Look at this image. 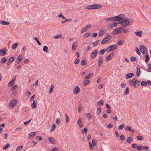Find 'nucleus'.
Segmentation results:
<instances>
[{
    "mask_svg": "<svg viewBox=\"0 0 151 151\" xmlns=\"http://www.w3.org/2000/svg\"><path fill=\"white\" fill-rule=\"evenodd\" d=\"M119 15L121 16H119L118 22L119 23L122 24L123 27H126L129 24H132V20L131 19H128L127 18H124V15L123 14H122Z\"/></svg>",
    "mask_w": 151,
    "mask_h": 151,
    "instance_id": "nucleus-1",
    "label": "nucleus"
},
{
    "mask_svg": "<svg viewBox=\"0 0 151 151\" xmlns=\"http://www.w3.org/2000/svg\"><path fill=\"white\" fill-rule=\"evenodd\" d=\"M129 83L132 86H134L135 87H137L140 84V82L138 80H136L135 78L131 80Z\"/></svg>",
    "mask_w": 151,
    "mask_h": 151,
    "instance_id": "nucleus-2",
    "label": "nucleus"
},
{
    "mask_svg": "<svg viewBox=\"0 0 151 151\" xmlns=\"http://www.w3.org/2000/svg\"><path fill=\"white\" fill-rule=\"evenodd\" d=\"M121 16V15H118L115 17H111V18H107L106 19L107 21H109L116 20L118 22L119 18V16Z\"/></svg>",
    "mask_w": 151,
    "mask_h": 151,
    "instance_id": "nucleus-3",
    "label": "nucleus"
},
{
    "mask_svg": "<svg viewBox=\"0 0 151 151\" xmlns=\"http://www.w3.org/2000/svg\"><path fill=\"white\" fill-rule=\"evenodd\" d=\"M117 45L116 44L113 45L109 47H108L107 49L109 51H113L116 48Z\"/></svg>",
    "mask_w": 151,
    "mask_h": 151,
    "instance_id": "nucleus-4",
    "label": "nucleus"
},
{
    "mask_svg": "<svg viewBox=\"0 0 151 151\" xmlns=\"http://www.w3.org/2000/svg\"><path fill=\"white\" fill-rule=\"evenodd\" d=\"M101 6L96 4L90 5V9H99L101 8Z\"/></svg>",
    "mask_w": 151,
    "mask_h": 151,
    "instance_id": "nucleus-5",
    "label": "nucleus"
},
{
    "mask_svg": "<svg viewBox=\"0 0 151 151\" xmlns=\"http://www.w3.org/2000/svg\"><path fill=\"white\" fill-rule=\"evenodd\" d=\"M111 37L110 36H106L102 40L101 43L102 44H104L106 43L111 39Z\"/></svg>",
    "mask_w": 151,
    "mask_h": 151,
    "instance_id": "nucleus-6",
    "label": "nucleus"
},
{
    "mask_svg": "<svg viewBox=\"0 0 151 151\" xmlns=\"http://www.w3.org/2000/svg\"><path fill=\"white\" fill-rule=\"evenodd\" d=\"M103 62V58L102 56H101L99 57L98 60V65L100 67L101 66Z\"/></svg>",
    "mask_w": 151,
    "mask_h": 151,
    "instance_id": "nucleus-7",
    "label": "nucleus"
},
{
    "mask_svg": "<svg viewBox=\"0 0 151 151\" xmlns=\"http://www.w3.org/2000/svg\"><path fill=\"white\" fill-rule=\"evenodd\" d=\"M98 50H95L93 51L91 53V58H93L95 57L97 55Z\"/></svg>",
    "mask_w": 151,
    "mask_h": 151,
    "instance_id": "nucleus-8",
    "label": "nucleus"
},
{
    "mask_svg": "<svg viewBox=\"0 0 151 151\" xmlns=\"http://www.w3.org/2000/svg\"><path fill=\"white\" fill-rule=\"evenodd\" d=\"M80 91L79 87L78 86H76L75 89H74V93L76 95L78 94Z\"/></svg>",
    "mask_w": 151,
    "mask_h": 151,
    "instance_id": "nucleus-9",
    "label": "nucleus"
},
{
    "mask_svg": "<svg viewBox=\"0 0 151 151\" xmlns=\"http://www.w3.org/2000/svg\"><path fill=\"white\" fill-rule=\"evenodd\" d=\"M17 102V101L16 100H13L10 102L9 104V105L12 106V108H13L16 105Z\"/></svg>",
    "mask_w": 151,
    "mask_h": 151,
    "instance_id": "nucleus-10",
    "label": "nucleus"
},
{
    "mask_svg": "<svg viewBox=\"0 0 151 151\" xmlns=\"http://www.w3.org/2000/svg\"><path fill=\"white\" fill-rule=\"evenodd\" d=\"M139 47L140 48V50H143V52H142V51L141 52L143 54H145L147 53V50H146V48L145 47V46L142 45H140L139 46Z\"/></svg>",
    "mask_w": 151,
    "mask_h": 151,
    "instance_id": "nucleus-11",
    "label": "nucleus"
},
{
    "mask_svg": "<svg viewBox=\"0 0 151 151\" xmlns=\"http://www.w3.org/2000/svg\"><path fill=\"white\" fill-rule=\"evenodd\" d=\"M16 80V77L15 76L13 78L12 80L8 83V86H11L15 83V81Z\"/></svg>",
    "mask_w": 151,
    "mask_h": 151,
    "instance_id": "nucleus-12",
    "label": "nucleus"
},
{
    "mask_svg": "<svg viewBox=\"0 0 151 151\" xmlns=\"http://www.w3.org/2000/svg\"><path fill=\"white\" fill-rule=\"evenodd\" d=\"M92 27L91 25H88L85 26V27L81 30V33H82L86 31L87 29Z\"/></svg>",
    "mask_w": 151,
    "mask_h": 151,
    "instance_id": "nucleus-13",
    "label": "nucleus"
},
{
    "mask_svg": "<svg viewBox=\"0 0 151 151\" xmlns=\"http://www.w3.org/2000/svg\"><path fill=\"white\" fill-rule=\"evenodd\" d=\"M78 43L77 42H76L73 43V44L72 46V49L73 50H76L77 49L78 47Z\"/></svg>",
    "mask_w": 151,
    "mask_h": 151,
    "instance_id": "nucleus-14",
    "label": "nucleus"
},
{
    "mask_svg": "<svg viewBox=\"0 0 151 151\" xmlns=\"http://www.w3.org/2000/svg\"><path fill=\"white\" fill-rule=\"evenodd\" d=\"M114 56L113 53V52L111 53L108 56H107L106 59V60L108 61L111 60L113 57Z\"/></svg>",
    "mask_w": 151,
    "mask_h": 151,
    "instance_id": "nucleus-15",
    "label": "nucleus"
},
{
    "mask_svg": "<svg viewBox=\"0 0 151 151\" xmlns=\"http://www.w3.org/2000/svg\"><path fill=\"white\" fill-rule=\"evenodd\" d=\"M14 59V57H11L10 59L7 61L6 64L7 65H9V63H12Z\"/></svg>",
    "mask_w": 151,
    "mask_h": 151,
    "instance_id": "nucleus-16",
    "label": "nucleus"
},
{
    "mask_svg": "<svg viewBox=\"0 0 151 151\" xmlns=\"http://www.w3.org/2000/svg\"><path fill=\"white\" fill-rule=\"evenodd\" d=\"M6 53V49L5 48H4L3 50H0V55L1 56H4L5 55Z\"/></svg>",
    "mask_w": 151,
    "mask_h": 151,
    "instance_id": "nucleus-17",
    "label": "nucleus"
},
{
    "mask_svg": "<svg viewBox=\"0 0 151 151\" xmlns=\"http://www.w3.org/2000/svg\"><path fill=\"white\" fill-rule=\"evenodd\" d=\"M118 23L116 22H112L109 25H108V27L109 28H111L114 27L116 26Z\"/></svg>",
    "mask_w": 151,
    "mask_h": 151,
    "instance_id": "nucleus-18",
    "label": "nucleus"
},
{
    "mask_svg": "<svg viewBox=\"0 0 151 151\" xmlns=\"http://www.w3.org/2000/svg\"><path fill=\"white\" fill-rule=\"evenodd\" d=\"M37 102V101L36 100H34L32 105V108L35 109L36 107Z\"/></svg>",
    "mask_w": 151,
    "mask_h": 151,
    "instance_id": "nucleus-19",
    "label": "nucleus"
},
{
    "mask_svg": "<svg viewBox=\"0 0 151 151\" xmlns=\"http://www.w3.org/2000/svg\"><path fill=\"white\" fill-rule=\"evenodd\" d=\"M134 75V74L132 73H129L127 74L126 76V78L128 79L132 77Z\"/></svg>",
    "mask_w": 151,
    "mask_h": 151,
    "instance_id": "nucleus-20",
    "label": "nucleus"
},
{
    "mask_svg": "<svg viewBox=\"0 0 151 151\" xmlns=\"http://www.w3.org/2000/svg\"><path fill=\"white\" fill-rule=\"evenodd\" d=\"M125 130L127 131H129L132 133H134V130L132 129L131 127H130L127 126L125 128Z\"/></svg>",
    "mask_w": 151,
    "mask_h": 151,
    "instance_id": "nucleus-21",
    "label": "nucleus"
},
{
    "mask_svg": "<svg viewBox=\"0 0 151 151\" xmlns=\"http://www.w3.org/2000/svg\"><path fill=\"white\" fill-rule=\"evenodd\" d=\"M0 24L2 25H9L10 23L9 22H8L4 21H0Z\"/></svg>",
    "mask_w": 151,
    "mask_h": 151,
    "instance_id": "nucleus-22",
    "label": "nucleus"
},
{
    "mask_svg": "<svg viewBox=\"0 0 151 151\" xmlns=\"http://www.w3.org/2000/svg\"><path fill=\"white\" fill-rule=\"evenodd\" d=\"M49 141L51 143L53 144L56 143V142L54 139L52 137H50L48 139Z\"/></svg>",
    "mask_w": 151,
    "mask_h": 151,
    "instance_id": "nucleus-23",
    "label": "nucleus"
},
{
    "mask_svg": "<svg viewBox=\"0 0 151 151\" xmlns=\"http://www.w3.org/2000/svg\"><path fill=\"white\" fill-rule=\"evenodd\" d=\"M90 83V81L89 80L85 79L83 82V85L84 86H86L89 84Z\"/></svg>",
    "mask_w": 151,
    "mask_h": 151,
    "instance_id": "nucleus-24",
    "label": "nucleus"
},
{
    "mask_svg": "<svg viewBox=\"0 0 151 151\" xmlns=\"http://www.w3.org/2000/svg\"><path fill=\"white\" fill-rule=\"evenodd\" d=\"M142 31H140L139 32H135L134 33L137 36L141 37L142 36Z\"/></svg>",
    "mask_w": 151,
    "mask_h": 151,
    "instance_id": "nucleus-25",
    "label": "nucleus"
},
{
    "mask_svg": "<svg viewBox=\"0 0 151 151\" xmlns=\"http://www.w3.org/2000/svg\"><path fill=\"white\" fill-rule=\"evenodd\" d=\"M106 51L105 49H102L99 51V54L100 55H103L104 53Z\"/></svg>",
    "mask_w": 151,
    "mask_h": 151,
    "instance_id": "nucleus-26",
    "label": "nucleus"
},
{
    "mask_svg": "<svg viewBox=\"0 0 151 151\" xmlns=\"http://www.w3.org/2000/svg\"><path fill=\"white\" fill-rule=\"evenodd\" d=\"M93 75V73H90L88 74L85 78V79H89L90 78L92 77Z\"/></svg>",
    "mask_w": 151,
    "mask_h": 151,
    "instance_id": "nucleus-27",
    "label": "nucleus"
},
{
    "mask_svg": "<svg viewBox=\"0 0 151 151\" xmlns=\"http://www.w3.org/2000/svg\"><path fill=\"white\" fill-rule=\"evenodd\" d=\"M36 134V132H30L29 134L28 137L29 138L32 137L35 135Z\"/></svg>",
    "mask_w": 151,
    "mask_h": 151,
    "instance_id": "nucleus-28",
    "label": "nucleus"
},
{
    "mask_svg": "<svg viewBox=\"0 0 151 151\" xmlns=\"http://www.w3.org/2000/svg\"><path fill=\"white\" fill-rule=\"evenodd\" d=\"M133 140V139L132 137H129L127 139V142L128 143H129L132 142Z\"/></svg>",
    "mask_w": 151,
    "mask_h": 151,
    "instance_id": "nucleus-29",
    "label": "nucleus"
},
{
    "mask_svg": "<svg viewBox=\"0 0 151 151\" xmlns=\"http://www.w3.org/2000/svg\"><path fill=\"white\" fill-rule=\"evenodd\" d=\"M22 56V55H19L17 58V63H19L21 61V60H22V58H20V57H21Z\"/></svg>",
    "mask_w": 151,
    "mask_h": 151,
    "instance_id": "nucleus-30",
    "label": "nucleus"
},
{
    "mask_svg": "<svg viewBox=\"0 0 151 151\" xmlns=\"http://www.w3.org/2000/svg\"><path fill=\"white\" fill-rule=\"evenodd\" d=\"M23 147V145H22L19 147H18L16 148L17 151H21V150L22 149Z\"/></svg>",
    "mask_w": 151,
    "mask_h": 151,
    "instance_id": "nucleus-31",
    "label": "nucleus"
},
{
    "mask_svg": "<svg viewBox=\"0 0 151 151\" xmlns=\"http://www.w3.org/2000/svg\"><path fill=\"white\" fill-rule=\"evenodd\" d=\"M54 86L53 85H51L49 90V93H51L53 91V89Z\"/></svg>",
    "mask_w": 151,
    "mask_h": 151,
    "instance_id": "nucleus-32",
    "label": "nucleus"
},
{
    "mask_svg": "<svg viewBox=\"0 0 151 151\" xmlns=\"http://www.w3.org/2000/svg\"><path fill=\"white\" fill-rule=\"evenodd\" d=\"M56 127L55 124H53L52 125V127L50 129L51 132H52L55 129Z\"/></svg>",
    "mask_w": 151,
    "mask_h": 151,
    "instance_id": "nucleus-33",
    "label": "nucleus"
},
{
    "mask_svg": "<svg viewBox=\"0 0 151 151\" xmlns=\"http://www.w3.org/2000/svg\"><path fill=\"white\" fill-rule=\"evenodd\" d=\"M100 41L99 40H97L93 42V46H95L98 45L100 42Z\"/></svg>",
    "mask_w": 151,
    "mask_h": 151,
    "instance_id": "nucleus-34",
    "label": "nucleus"
},
{
    "mask_svg": "<svg viewBox=\"0 0 151 151\" xmlns=\"http://www.w3.org/2000/svg\"><path fill=\"white\" fill-rule=\"evenodd\" d=\"M6 61V58L4 57L2 58L1 60V64H4L5 63Z\"/></svg>",
    "mask_w": 151,
    "mask_h": 151,
    "instance_id": "nucleus-35",
    "label": "nucleus"
},
{
    "mask_svg": "<svg viewBox=\"0 0 151 151\" xmlns=\"http://www.w3.org/2000/svg\"><path fill=\"white\" fill-rule=\"evenodd\" d=\"M137 139L138 140L142 141L143 140V138L142 136H141L138 135L137 137Z\"/></svg>",
    "mask_w": 151,
    "mask_h": 151,
    "instance_id": "nucleus-36",
    "label": "nucleus"
},
{
    "mask_svg": "<svg viewBox=\"0 0 151 151\" xmlns=\"http://www.w3.org/2000/svg\"><path fill=\"white\" fill-rule=\"evenodd\" d=\"M87 131V129L86 128L83 129L82 130V133L83 134H85Z\"/></svg>",
    "mask_w": 151,
    "mask_h": 151,
    "instance_id": "nucleus-37",
    "label": "nucleus"
},
{
    "mask_svg": "<svg viewBox=\"0 0 151 151\" xmlns=\"http://www.w3.org/2000/svg\"><path fill=\"white\" fill-rule=\"evenodd\" d=\"M34 39L35 40L36 42L38 43V44L40 45H41V43L40 42H39V40H38V38L37 37H35L34 38Z\"/></svg>",
    "mask_w": 151,
    "mask_h": 151,
    "instance_id": "nucleus-38",
    "label": "nucleus"
},
{
    "mask_svg": "<svg viewBox=\"0 0 151 151\" xmlns=\"http://www.w3.org/2000/svg\"><path fill=\"white\" fill-rule=\"evenodd\" d=\"M145 62H147L149 61V59H150V57L148 55H145Z\"/></svg>",
    "mask_w": 151,
    "mask_h": 151,
    "instance_id": "nucleus-39",
    "label": "nucleus"
},
{
    "mask_svg": "<svg viewBox=\"0 0 151 151\" xmlns=\"http://www.w3.org/2000/svg\"><path fill=\"white\" fill-rule=\"evenodd\" d=\"M137 59V58L135 57L132 56L130 58V60L132 62L135 61Z\"/></svg>",
    "mask_w": 151,
    "mask_h": 151,
    "instance_id": "nucleus-40",
    "label": "nucleus"
},
{
    "mask_svg": "<svg viewBox=\"0 0 151 151\" xmlns=\"http://www.w3.org/2000/svg\"><path fill=\"white\" fill-rule=\"evenodd\" d=\"M65 120L66 123H67L69 120V117L68 114H65Z\"/></svg>",
    "mask_w": 151,
    "mask_h": 151,
    "instance_id": "nucleus-41",
    "label": "nucleus"
},
{
    "mask_svg": "<svg viewBox=\"0 0 151 151\" xmlns=\"http://www.w3.org/2000/svg\"><path fill=\"white\" fill-rule=\"evenodd\" d=\"M48 47L47 46H44L43 48V51L47 52L48 51Z\"/></svg>",
    "mask_w": 151,
    "mask_h": 151,
    "instance_id": "nucleus-42",
    "label": "nucleus"
},
{
    "mask_svg": "<svg viewBox=\"0 0 151 151\" xmlns=\"http://www.w3.org/2000/svg\"><path fill=\"white\" fill-rule=\"evenodd\" d=\"M10 146V145L9 144H7L4 147H3V149L4 150L7 149Z\"/></svg>",
    "mask_w": 151,
    "mask_h": 151,
    "instance_id": "nucleus-43",
    "label": "nucleus"
},
{
    "mask_svg": "<svg viewBox=\"0 0 151 151\" xmlns=\"http://www.w3.org/2000/svg\"><path fill=\"white\" fill-rule=\"evenodd\" d=\"M18 45V44L17 43H15L12 46V48L14 49H16V47H17Z\"/></svg>",
    "mask_w": 151,
    "mask_h": 151,
    "instance_id": "nucleus-44",
    "label": "nucleus"
},
{
    "mask_svg": "<svg viewBox=\"0 0 151 151\" xmlns=\"http://www.w3.org/2000/svg\"><path fill=\"white\" fill-rule=\"evenodd\" d=\"M123 28L122 27H119L118 28L116 29L117 31L116 32H117V34L121 32V31L120 30L122 29H123Z\"/></svg>",
    "mask_w": 151,
    "mask_h": 151,
    "instance_id": "nucleus-45",
    "label": "nucleus"
},
{
    "mask_svg": "<svg viewBox=\"0 0 151 151\" xmlns=\"http://www.w3.org/2000/svg\"><path fill=\"white\" fill-rule=\"evenodd\" d=\"M124 127V124H122L119 126L118 127V129L119 130L122 129Z\"/></svg>",
    "mask_w": 151,
    "mask_h": 151,
    "instance_id": "nucleus-46",
    "label": "nucleus"
},
{
    "mask_svg": "<svg viewBox=\"0 0 151 151\" xmlns=\"http://www.w3.org/2000/svg\"><path fill=\"white\" fill-rule=\"evenodd\" d=\"M141 85L142 86H146L147 85V82L145 81H142L141 83Z\"/></svg>",
    "mask_w": 151,
    "mask_h": 151,
    "instance_id": "nucleus-47",
    "label": "nucleus"
},
{
    "mask_svg": "<svg viewBox=\"0 0 151 151\" xmlns=\"http://www.w3.org/2000/svg\"><path fill=\"white\" fill-rule=\"evenodd\" d=\"M123 41L122 40H120V41H118L117 42V44L119 45H121L123 44Z\"/></svg>",
    "mask_w": 151,
    "mask_h": 151,
    "instance_id": "nucleus-48",
    "label": "nucleus"
},
{
    "mask_svg": "<svg viewBox=\"0 0 151 151\" xmlns=\"http://www.w3.org/2000/svg\"><path fill=\"white\" fill-rule=\"evenodd\" d=\"M129 93V88L127 87L126 88V91L124 93V95H125V94L127 95Z\"/></svg>",
    "mask_w": 151,
    "mask_h": 151,
    "instance_id": "nucleus-49",
    "label": "nucleus"
},
{
    "mask_svg": "<svg viewBox=\"0 0 151 151\" xmlns=\"http://www.w3.org/2000/svg\"><path fill=\"white\" fill-rule=\"evenodd\" d=\"M135 51L139 55H140L141 54V53L139 51V49L137 47H136V49H135Z\"/></svg>",
    "mask_w": 151,
    "mask_h": 151,
    "instance_id": "nucleus-50",
    "label": "nucleus"
},
{
    "mask_svg": "<svg viewBox=\"0 0 151 151\" xmlns=\"http://www.w3.org/2000/svg\"><path fill=\"white\" fill-rule=\"evenodd\" d=\"M86 115L87 116V117L89 119H91V116L89 113H86Z\"/></svg>",
    "mask_w": 151,
    "mask_h": 151,
    "instance_id": "nucleus-51",
    "label": "nucleus"
},
{
    "mask_svg": "<svg viewBox=\"0 0 151 151\" xmlns=\"http://www.w3.org/2000/svg\"><path fill=\"white\" fill-rule=\"evenodd\" d=\"M97 111H99V112L98 113V114L99 115L101 113V109L100 107H99L97 109Z\"/></svg>",
    "mask_w": 151,
    "mask_h": 151,
    "instance_id": "nucleus-52",
    "label": "nucleus"
},
{
    "mask_svg": "<svg viewBox=\"0 0 151 151\" xmlns=\"http://www.w3.org/2000/svg\"><path fill=\"white\" fill-rule=\"evenodd\" d=\"M61 36V35H58L56 36H55L54 38L55 39H58L60 38Z\"/></svg>",
    "mask_w": 151,
    "mask_h": 151,
    "instance_id": "nucleus-53",
    "label": "nucleus"
},
{
    "mask_svg": "<svg viewBox=\"0 0 151 151\" xmlns=\"http://www.w3.org/2000/svg\"><path fill=\"white\" fill-rule=\"evenodd\" d=\"M82 110V106H81V104L79 106L78 109V111L79 112H81V111Z\"/></svg>",
    "mask_w": 151,
    "mask_h": 151,
    "instance_id": "nucleus-54",
    "label": "nucleus"
},
{
    "mask_svg": "<svg viewBox=\"0 0 151 151\" xmlns=\"http://www.w3.org/2000/svg\"><path fill=\"white\" fill-rule=\"evenodd\" d=\"M120 138L121 140L123 141L125 139V137L123 135H121L120 136Z\"/></svg>",
    "mask_w": 151,
    "mask_h": 151,
    "instance_id": "nucleus-55",
    "label": "nucleus"
},
{
    "mask_svg": "<svg viewBox=\"0 0 151 151\" xmlns=\"http://www.w3.org/2000/svg\"><path fill=\"white\" fill-rule=\"evenodd\" d=\"M97 103L100 106L104 104V102L102 101H99L97 102Z\"/></svg>",
    "mask_w": 151,
    "mask_h": 151,
    "instance_id": "nucleus-56",
    "label": "nucleus"
},
{
    "mask_svg": "<svg viewBox=\"0 0 151 151\" xmlns=\"http://www.w3.org/2000/svg\"><path fill=\"white\" fill-rule=\"evenodd\" d=\"M80 62V60L79 59H77L75 61L74 63L75 64H78Z\"/></svg>",
    "mask_w": 151,
    "mask_h": 151,
    "instance_id": "nucleus-57",
    "label": "nucleus"
},
{
    "mask_svg": "<svg viewBox=\"0 0 151 151\" xmlns=\"http://www.w3.org/2000/svg\"><path fill=\"white\" fill-rule=\"evenodd\" d=\"M17 85H14L12 86V87L11 89L12 91H14L17 88Z\"/></svg>",
    "mask_w": 151,
    "mask_h": 151,
    "instance_id": "nucleus-58",
    "label": "nucleus"
},
{
    "mask_svg": "<svg viewBox=\"0 0 151 151\" xmlns=\"http://www.w3.org/2000/svg\"><path fill=\"white\" fill-rule=\"evenodd\" d=\"M91 35V34L90 33H88L86 34H84L83 35V36L84 37H87L90 36Z\"/></svg>",
    "mask_w": 151,
    "mask_h": 151,
    "instance_id": "nucleus-59",
    "label": "nucleus"
},
{
    "mask_svg": "<svg viewBox=\"0 0 151 151\" xmlns=\"http://www.w3.org/2000/svg\"><path fill=\"white\" fill-rule=\"evenodd\" d=\"M96 140L95 139H93L92 140V144L94 146L96 145V143L95 142Z\"/></svg>",
    "mask_w": 151,
    "mask_h": 151,
    "instance_id": "nucleus-60",
    "label": "nucleus"
},
{
    "mask_svg": "<svg viewBox=\"0 0 151 151\" xmlns=\"http://www.w3.org/2000/svg\"><path fill=\"white\" fill-rule=\"evenodd\" d=\"M104 34V31L103 30H101L99 32V35L100 36Z\"/></svg>",
    "mask_w": 151,
    "mask_h": 151,
    "instance_id": "nucleus-61",
    "label": "nucleus"
},
{
    "mask_svg": "<svg viewBox=\"0 0 151 151\" xmlns=\"http://www.w3.org/2000/svg\"><path fill=\"white\" fill-rule=\"evenodd\" d=\"M31 119H30V120L27 121H26V122H24V125H27V124H29L31 122Z\"/></svg>",
    "mask_w": 151,
    "mask_h": 151,
    "instance_id": "nucleus-62",
    "label": "nucleus"
},
{
    "mask_svg": "<svg viewBox=\"0 0 151 151\" xmlns=\"http://www.w3.org/2000/svg\"><path fill=\"white\" fill-rule=\"evenodd\" d=\"M132 147L134 148H137V145L136 144H133L132 145Z\"/></svg>",
    "mask_w": 151,
    "mask_h": 151,
    "instance_id": "nucleus-63",
    "label": "nucleus"
},
{
    "mask_svg": "<svg viewBox=\"0 0 151 151\" xmlns=\"http://www.w3.org/2000/svg\"><path fill=\"white\" fill-rule=\"evenodd\" d=\"M148 69H149L150 70L148 71V72H151V64H149L148 65Z\"/></svg>",
    "mask_w": 151,
    "mask_h": 151,
    "instance_id": "nucleus-64",
    "label": "nucleus"
}]
</instances>
